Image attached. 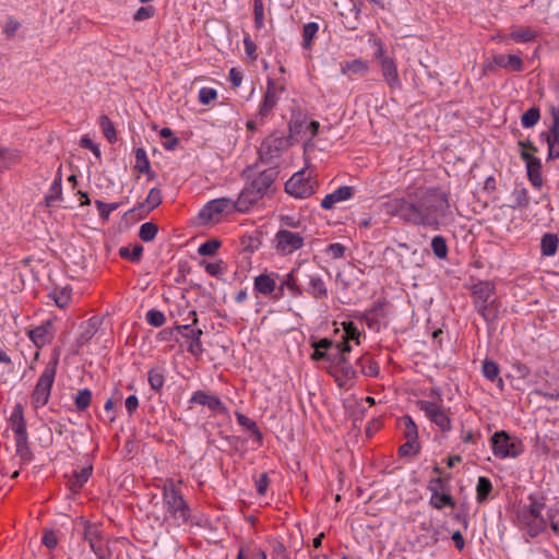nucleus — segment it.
<instances>
[{
	"label": "nucleus",
	"mask_w": 559,
	"mask_h": 559,
	"mask_svg": "<svg viewBox=\"0 0 559 559\" xmlns=\"http://www.w3.org/2000/svg\"><path fill=\"white\" fill-rule=\"evenodd\" d=\"M354 192H355L354 187H350V186L340 187L332 193H329L324 197V199L321 201V207L324 210H332L336 203L352 199L354 195Z\"/></svg>",
	"instance_id": "24"
},
{
	"label": "nucleus",
	"mask_w": 559,
	"mask_h": 559,
	"mask_svg": "<svg viewBox=\"0 0 559 559\" xmlns=\"http://www.w3.org/2000/svg\"><path fill=\"white\" fill-rule=\"evenodd\" d=\"M420 452V443L418 440H406L397 450L399 456H416Z\"/></svg>",
	"instance_id": "53"
},
{
	"label": "nucleus",
	"mask_w": 559,
	"mask_h": 559,
	"mask_svg": "<svg viewBox=\"0 0 559 559\" xmlns=\"http://www.w3.org/2000/svg\"><path fill=\"white\" fill-rule=\"evenodd\" d=\"M473 306L488 324H493L499 318L501 300L497 296L496 285L490 281H478L471 287Z\"/></svg>",
	"instance_id": "2"
},
{
	"label": "nucleus",
	"mask_w": 559,
	"mask_h": 559,
	"mask_svg": "<svg viewBox=\"0 0 559 559\" xmlns=\"http://www.w3.org/2000/svg\"><path fill=\"white\" fill-rule=\"evenodd\" d=\"M481 372H483V376L489 380V381H496V379L498 378L499 376V372H500V368H499V365L491 360V359H488L486 358L484 361H483V366H481Z\"/></svg>",
	"instance_id": "52"
},
{
	"label": "nucleus",
	"mask_w": 559,
	"mask_h": 559,
	"mask_svg": "<svg viewBox=\"0 0 559 559\" xmlns=\"http://www.w3.org/2000/svg\"><path fill=\"white\" fill-rule=\"evenodd\" d=\"M528 504L522 510V519H545L542 511L545 508L546 498L539 493H531L528 496Z\"/></svg>",
	"instance_id": "23"
},
{
	"label": "nucleus",
	"mask_w": 559,
	"mask_h": 559,
	"mask_svg": "<svg viewBox=\"0 0 559 559\" xmlns=\"http://www.w3.org/2000/svg\"><path fill=\"white\" fill-rule=\"evenodd\" d=\"M146 321L152 326L159 328L165 324L166 317L162 311L157 309H151L146 312Z\"/></svg>",
	"instance_id": "60"
},
{
	"label": "nucleus",
	"mask_w": 559,
	"mask_h": 559,
	"mask_svg": "<svg viewBox=\"0 0 559 559\" xmlns=\"http://www.w3.org/2000/svg\"><path fill=\"white\" fill-rule=\"evenodd\" d=\"M513 201L514 203L511 205L513 210L520 209L524 210L527 209L530 205V195L528 191L525 188L516 189L513 191Z\"/></svg>",
	"instance_id": "50"
},
{
	"label": "nucleus",
	"mask_w": 559,
	"mask_h": 559,
	"mask_svg": "<svg viewBox=\"0 0 559 559\" xmlns=\"http://www.w3.org/2000/svg\"><path fill=\"white\" fill-rule=\"evenodd\" d=\"M167 370L164 365L153 366L147 372V382L150 388L156 393H160L166 379Z\"/></svg>",
	"instance_id": "30"
},
{
	"label": "nucleus",
	"mask_w": 559,
	"mask_h": 559,
	"mask_svg": "<svg viewBox=\"0 0 559 559\" xmlns=\"http://www.w3.org/2000/svg\"><path fill=\"white\" fill-rule=\"evenodd\" d=\"M377 57L380 59L381 72L385 82L390 87H401V81L399 78L397 67L394 60L383 55L382 48L377 52Z\"/></svg>",
	"instance_id": "19"
},
{
	"label": "nucleus",
	"mask_w": 559,
	"mask_h": 559,
	"mask_svg": "<svg viewBox=\"0 0 559 559\" xmlns=\"http://www.w3.org/2000/svg\"><path fill=\"white\" fill-rule=\"evenodd\" d=\"M538 33L531 27H520L510 33V38L516 43H530L537 38Z\"/></svg>",
	"instance_id": "41"
},
{
	"label": "nucleus",
	"mask_w": 559,
	"mask_h": 559,
	"mask_svg": "<svg viewBox=\"0 0 559 559\" xmlns=\"http://www.w3.org/2000/svg\"><path fill=\"white\" fill-rule=\"evenodd\" d=\"M163 202V195L159 188H152L148 191V194L146 199L139 203L136 206H134L130 212H140L144 214H148L153 210H155L157 206H159Z\"/></svg>",
	"instance_id": "27"
},
{
	"label": "nucleus",
	"mask_w": 559,
	"mask_h": 559,
	"mask_svg": "<svg viewBox=\"0 0 559 559\" xmlns=\"http://www.w3.org/2000/svg\"><path fill=\"white\" fill-rule=\"evenodd\" d=\"M416 405L442 432H449L452 429V420L449 415V409L447 411L438 403L427 400H418Z\"/></svg>",
	"instance_id": "8"
},
{
	"label": "nucleus",
	"mask_w": 559,
	"mask_h": 559,
	"mask_svg": "<svg viewBox=\"0 0 559 559\" xmlns=\"http://www.w3.org/2000/svg\"><path fill=\"white\" fill-rule=\"evenodd\" d=\"M492 491V484L489 478L481 476L476 485V500L478 503L485 502Z\"/></svg>",
	"instance_id": "42"
},
{
	"label": "nucleus",
	"mask_w": 559,
	"mask_h": 559,
	"mask_svg": "<svg viewBox=\"0 0 559 559\" xmlns=\"http://www.w3.org/2000/svg\"><path fill=\"white\" fill-rule=\"evenodd\" d=\"M359 372L366 377L376 378L380 373L379 364L369 355L365 354L356 360Z\"/></svg>",
	"instance_id": "32"
},
{
	"label": "nucleus",
	"mask_w": 559,
	"mask_h": 559,
	"mask_svg": "<svg viewBox=\"0 0 559 559\" xmlns=\"http://www.w3.org/2000/svg\"><path fill=\"white\" fill-rule=\"evenodd\" d=\"M496 67L512 72H521L524 68V63L522 58L518 55L498 53L493 56L492 63L485 66V70L493 71Z\"/></svg>",
	"instance_id": "17"
},
{
	"label": "nucleus",
	"mask_w": 559,
	"mask_h": 559,
	"mask_svg": "<svg viewBox=\"0 0 559 559\" xmlns=\"http://www.w3.org/2000/svg\"><path fill=\"white\" fill-rule=\"evenodd\" d=\"M143 254V247L140 243H135L132 249L129 247H121L119 249V255L122 259H128L129 261L136 263L141 260Z\"/></svg>",
	"instance_id": "48"
},
{
	"label": "nucleus",
	"mask_w": 559,
	"mask_h": 559,
	"mask_svg": "<svg viewBox=\"0 0 559 559\" xmlns=\"http://www.w3.org/2000/svg\"><path fill=\"white\" fill-rule=\"evenodd\" d=\"M189 402L191 404L206 406L216 414H225L227 412L226 406L218 396L212 395L203 390L195 391Z\"/></svg>",
	"instance_id": "18"
},
{
	"label": "nucleus",
	"mask_w": 559,
	"mask_h": 559,
	"mask_svg": "<svg viewBox=\"0 0 559 559\" xmlns=\"http://www.w3.org/2000/svg\"><path fill=\"white\" fill-rule=\"evenodd\" d=\"M254 26L261 29L264 26V5L262 0L253 1Z\"/></svg>",
	"instance_id": "59"
},
{
	"label": "nucleus",
	"mask_w": 559,
	"mask_h": 559,
	"mask_svg": "<svg viewBox=\"0 0 559 559\" xmlns=\"http://www.w3.org/2000/svg\"><path fill=\"white\" fill-rule=\"evenodd\" d=\"M93 473V466L88 465L81 471H74L73 475L68 480V487L72 493H78L82 490L83 486L90 479Z\"/></svg>",
	"instance_id": "29"
},
{
	"label": "nucleus",
	"mask_w": 559,
	"mask_h": 559,
	"mask_svg": "<svg viewBox=\"0 0 559 559\" xmlns=\"http://www.w3.org/2000/svg\"><path fill=\"white\" fill-rule=\"evenodd\" d=\"M368 70L367 63L361 59H354L341 64V72L344 75L361 74Z\"/></svg>",
	"instance_id": "39"
},
{
	"label": "nucleus",
	"mask_w": 559,
	"mask_h": 559,
	"mask_svg": "<svg viewBox=\"0 0 559 559\" xmlns=\"http://www.w3.org/2000/svg\"><path fill=\"white\" fill-rule=\"evenodd\" d=\"M99 127L102 128L104 136L109 143H115L117 141V132L115 126L108 116L102 115L99 117Z\"/></svg>",
	"instance_id": "46"
},
{
	"label": "nucleus",
	"mask_w": 559,
	"mask_h": 559,
	"mask_svg": "<svg viewBox=\"0 0 559 559\" xmlns=\"http://www.w3.org/2000/svg\"><path fill=\"white\" fill-rule=\"evenodd\" d=\"M158 233L157 224L153 222H146L141 225L139 230V237L144 242H150L155 239Z\"/></svg>",
	"instance_id": "51"
},
{
	"label": "nucleus",
	"mask_w": 559,
	"mask_h": 559,
	"mask_svg": "<svg viewBox=\"0 0 559 559\" xmlns=\"http://www.w3.org/2000/svg\"><path fill=\"white\" fill-rule=\"evenodd\" d=\"M540 118V111L537 107H531L521 117V123L524 128L534 127Z\"/></svg>",
	"instance_id": "54"
},
{
	"label": "nucleus",
	"mask_w": 559,
	"mask_h": 559,
	"mask_svg": "<svg viewBox=\"0 0 559 559\" xmlns=\"http://www.w3.org/2000/svg\"><path fill=\"white\" fill-rule=\"evenodd\" d=\"M306 292L317 299H325L329 296L324 281L318 273H309Z\"/></svg>",
	"instance_id": "28"
},
{
	"label": "nucleus",
	"mask_w": 559,
	"mask_h": 559,
	"mask_svg": "<svg viewBox=\"0 0 559 559\" xmlns=\"http://www.w3.org/2000/svg\"><path fill=\"white\" fill-rule=\"evenodd\" d=\"M284 91V86H277L273 79H267L266 88L262 100L259 105L257 117L263 121L267 118L280 100V94Z\"/></svg>",
	"instance_id": "13"
},
{
	"label": "nucleus",
	"mask_w": 559,
	"mask_h": 559,
	"mask_svg": "<svg viewBox=\"0 0 559 559\" xmlns=\"http://www.w3.org/2000/svg\"><path fill=\"white\" fill-rule=\"evenodd\" d=\"M235 415H236L237 423L241 427H243L245 429L250 431L252 433V436L255 438L257 442L259 444H261L263 441V433L259 429L257 423L241 413L237 412Z\"/></svg>",
	"instance_id": "37"
},
{
	"label": "nucleus",
	"mask_w": 559,
	"mask_h": 559,
	"mask_svg": "<svg viewBox=\"0 0 559 559\" xmlns=\"http://www.w3.org/2000/svg\"><path fill=\"white\" fill-rule=\"evenodd\" d=\"M305 123H306L305 116L298 115V116H293L290 118L289 123H288V130H289L288 136H290V140L304 131Z\"/></svg>",
	"instance_id": "56"
},
{
	"label": "nucleus",
	"mask_w": 559,
	"mask_h": 559,
	"mask_svg": "<svg viewBox=\"0 0 559 559\" xmlns=\"http://www.w3.org/2000/svg\"><path fill=\"white\" fill-rule=\"evenodd\" d=\"M84 538L88 542L91 549L98 559H106L108 551L104 547L99 532L91 525H87L84 531Z\"/></svg>",
	"instance_id": "25"
},
{
	"label": "nucleus",
	"mask_w": 559,
	"mask_h": 559,
	"mask_svg": "<svg viewBox=\"0 0 559 559\" xmlns=\"http://www.w3.org/2000/svg\"><path fill=\"white\" fill-rule=\"evenodd\" d=\"M299 270L298 267H294L288 274H286L285 278L282 281L281 285L287 288L293 297H300L302 295V289L300 285L297 283L295 277V273Z\"/></svg>",
	"instance_id": "40"
},
{
	"label": "nucleus",
	"mask_w": 559,
	"mask_h": 559,
	"mask_svg": "<svg viewBox=\"0 0 559 559\" xmlns=\"http://www.w3.org/2000/svg\"><path fill=\"white\" fill-rule=\"evenodd\" d=\"M346 247L342 243L335 242L326 247L325 253L332 259H341L344 257Z\"/></svg>",
	"instance_id": "64"
},
{
	"label": "nucleus",
	"mask_w": 559,
	"mask_h": 559,
	"mask_svg": "<svg viewBox=\"0 0 559 559\" xmlns=\"http://www.w3.org/2000/svg\"><path fill=\"white\" fill-rule=\"evenodd\" d=\"M235 201L230 198H217L209 201L200 211L199 217L204 223L218 222L221 215L236 213Z\"/></svg>",
	"instance_id": "9"
},
{
	"label": "nucleus",
	"mask_w": 559,
	"mask_h": 559,
	"mask_svg": "<svg viewBox=\"0 0 559 559\" xmlns=\"http://www.w3.org/2000/svg\"><path fill=\"white\" fill-rule=\"evenodd\" d=\"M342 325H343V330H344V335L342 338H345L347 341H355L356 344L358 345L360 343L359 338H360L361 333L358 330V328L355 325V323L352 321H348V322H343Z\"/></svg>",
	"instance_id": "57"
},
{
	"label": "nucleus",
	"mask_w": 559,
	"mask_h": 559,
	"mask_svg": "<svg viewBox=\"0 0 559 559\" xmlns=\"http://www.w3.org/2000/svg\"><path fill=\"white\" fill-rule=\"evenodd\" d=\"M429 503L437 510H441L444 507H455V500L450 493L445 491L437 492V490H433Z\"/></svg>",
	"instance_id": "38"
},
{
	"label": "nucleus",
	"mask_w": 559,
	"mask_h": 559,
	"mask_svg": "<svg viewBox=\"0 0 559 559\" xmlns=\"http://www.w3.org/2000/svg\"><path fill=\"white\" fill-rule=\"evenodd\" d=\"M490 440L492 453L499 459L518 457L524 451L522 441L504 430L495 432Z\"/></svg>",
	"instance_id": "6"
},
{
	"label": "nucleus",
	"mask_w": 559,
	"mask_h": 559,
	"mask_svg": "<svg viewBox=\"0 0 559 559\" xmlns=\"http://www.w3.org/2000/svg\"><path fill=\"white\" fill-rule=\"evenodd\" d=\"M292 145L290 136L285 135L283 132L274 131L261 143L259 156L263 163H271Z\"/></svg>",
	"instance_id": "7"
},
{
	"label": "nucleus",
	"mask_w": 559,
	"mask_h": 559,
	"mask_svg": "<svg viewBox=\"0 0 559 559\" xmlns=\"http://www.w3.org/2000/svg\"><path fill=\"white\" fill-rule=\"evenodd\" d=\"M151 166L150 159L146 155V152L143 147H138L135 150V166L134 168L141 171H148V167Z\"/></svg>",
	"instance_id": "58"
},
{
	"label": "nucleus",
	"mask_w": 559,
	"mask_h": 559,
	"mask_svg": "<svg viewBox=\"0 0 559 559\" xmlns=\"http://www.w3.org/2000/svg\"><path fill=\"white\" fill-rule=\"evenodd\" d=\"M319 32V24L316 22H309L302 27V47L310 49L312 47V40Z\"/></svg>",
	"instance_id": "44"
},
{
	"label": "nucleus",
	"mask_w": 559,
	"mask_h": 559,
	"mask_svg": "<svg viewBox=\"0 0 559 559\" xmlns=\"http://www.w3.org/2000/svg\"><path fill=\"white\" fill-rule=\"evenodd\" d=\"M520 156L525 162L526 174L531 185L536 189L542 188V160L530 152H520Z\"/></svg>",
	"instance_id": "16"
},
{
	"label": "nucleus",
	"mask_w": 559,
	"mask_h": 559,
	"mask_svg": "<svg viewBox=\"0 0 559 559\" xmlns=\"http://www.w3.org/2000/svg\"><path fill=\"white\" fill-rule=\"evenodd\" d=\"M550 114L552 118L551 126L547 133H542L546 136L548 144L547 160H555L559 158V108L551 106Z\"/></svg>",
	"instance_id": "15"
},
{
	"label": "nucleus",
	"mask_w": 559,
	"mask_h": 559,
	"mask_svg": "<svg viewBox=\"0 0 559 559\" xmlns=\"http://www.w3.org/2000/svg\"><path fill=\"white\" fill-rule=\"evenodd\" d=\"M95 205L98 210L100 218L105 221L109 218L111 212L116 211L119 207L118 203H105L100 200H96Z\"/></svg>",
	"instance_id": "61"
},
{
	"label": "nucleus",
	"mask_w": 559,
	"mask_h": 559,
	"mask_svg": "<svg viewBox=\"0 0 559 559\" xmlns=\"http://www.w3.org/2000/svg\"><path fill=\"white\" fill-rule=\"evenodd\" d=\"M277 175L278 170L276 167H270L261 171L249 185L264 197L277 178Z\"/></svg>",
	"instance_id": "21"
},
{
	"label": "nucleus",
	"mask_w": 559,
	"mask_h": 559,
	"mask_svg": "<svg viewBox=\"0 0 559 559\" xmlns=\"http://www.w3.org/2000/svg\"><path fill=\"white\" fill-rule=\"evenodd\" d=\"M274 249L283 255H289L305 245L304 237L288 228H280L273 239Z\"/></svg>",
	"instance_id": "11"
},
{
	"label": "nucleus",
	"mask_w": 559,
	"mask_h": 559,
	"mask_svg": "<svg viewBox=\"0 0 559 559\" xmlns=\"http://www.w3.org/2000/svg\"><path fill=\"white\" fill-rule=\"evenodd\" d=\"M222 242L218 239H209L198 248V253L203 257L214 255L221 248Z\"/></svg>",
	"instance_id": "55"
},
{
	"label": "nucleus",
	"mask_w": 559,
	"mask_h": 559,
	"mask_svg": "<svg viewBox=\"0 0 559 559\" xmlns=\"http://www.w3.org/2000/svg\"><path fill=\"white\" fill-rule=\"evenodd\" d=\"M330 374L340 388H349L357 379V370L353 366H332Z\"/></svg>",
	"instance_id": "22"
},
{
	"label": "nucleus",
	"mask_w": 559,
	"mask_h": 559,
	"mask_svg": "<svg viewBox=\"0 0 559 559\" xmlns=\"http://www.w3.org/2000/svg\"><path fill=\"white\" fill-rule=\"evenodd\" d=\"M162 491L166 516L177 521V525L187 524L191 519V509L175 480L166 478Z\"/></svg>",
	"instance_id": "3"
},
{
	"label": "nucleus",
	"mask_w": 559,
	"mask_h": 559,
	"mask_svg": "<svg viewBox=\"0 0 559 559\" xmlns=\"http://www.w3.org/2000/svg\"><path fill=\"white\" fill-rule=\"evenodd\" d=\"M53 321L55 319H48L44 321L41 324L27 331V336L38 349L43 348L44 346L50 344L53 341L56 335Z\"/></svg>",
	"instance_id": "14"
},
{
	"label": "nucleus",
	"mask_w": 559,
	"mask_h": 559,
	"mask_svg": "<svg viewBox=\"0 0 559 559\" xmlns=\"http://www.w3.org/2000/svg\"><path fill=\"white\" fill-rule=\"evenodd\" d=\"M189 318H191V320H192L191 324L176 325L175 329L177 330L178 333H180L182 335V337H185L186 340L189 341L187 350L191 355L199 357L204 352V348H203L202 342H201V336L203 334V331L199 328L193 326L198 323L197 311L191 310L189 312Z\"/></svg>",
	"instance_id": "10"
},
{
	"label": "nucleus",
	"mask_w": 559,
	"mask_h": 559,
	"mask_svg": "<svg viewBox=\"0 0 559 559\" xmlns=\"http://www.w3.org/2000/svg\"><path fill=\"white\" fill-rule=\"evenodd\" d=\"M72 288L67 285L63 287H55L49 292L48 297L51 298L55 305L61 309L69 306L71 301Z\"/></svg>",
	"instance_id": "34"
},
{
	"label": "nucleus",
	"mask_w": 559,
	"mask_h": 559,
	"mask_svg": "<svg viewBox=\"0 0 559 559\" xmlns=\"http://www.w3.org/2000/svg\"><path fill=\"white\" fill-rule=\"evenodd\" d=\"M384 207L389 215L407 224L439 229L441 218L450 214V199L440 187L420 186L409 190L406 198L386 202Z\"/></svg>",
	"instance_id": "1"
},
{
	"label": "nucleus",
	"mask_w": 559,
	"mask_h": 559,
	"mask_svg": "<svg viewBox=\"0 0 559 559\" xmlns=\"http://www.w3.org/2000/svg\"><path fill=\"white\" fill-rule=\"evenodd\" d=\"M401 421L404 425V438L411 441L418 440V428L413 418L409 415H405L401 418Z\"/></svg>",
	"instance_id": "47"
},
{
	"label": "nucleus",
	"mask_w": 559,
	"mask_h": 559,
	"mask_svg": "<svg viewBox=\"0 0 559 559\" xmlns=\"http://www.w3.org/2000/svg\"><path fill=\"white\" fill-rule=\"evenodd\" d=\"M11 428L14 432L16 454L23 463H29L33 460V453L28 445V435L26 421L24 418L23 406L16 404L11 414Z\"/></svg>",
	"instance_id": "5"
},
{
	"label": "nucleus",
	"mask_w": 559,
	"mask_h": 559,
	"mask_svg": "<svg viewBox=\"0 0 559 559\" xmlns=\"http://www.w3.org/2000/svg\"><path fill=\"white\" fill-rule=\"evenodd\" d=\"M527 527V534L534 538L543 533L547 527L546 519H522Z\"/></svg>",
	"instance_id": "45"
},
{
	"label": "nucleus",
	"mask_w": 559,
	"mask_h": 559,
	"mask_svg": "<svg viewBox=\"0 0 559 559\" xmlns=\"http://www.w3.org/2000/svg\"><path fill=\"white\" fill-rule=\"evenodd\" d=\"M99 325V319L97 317H92L87 321L81 324V332L76 337L78 346H84L87 342L92 340V337L96 334Z\"/></svg>",
	"instance_id": "31"
},
{
	"label": "nucleus",
	"mask_w": 559,
	"mask_h": 559,
	"mask_svg": "<svg viewBox=\"0 0 559 559\" xmlns=\"http://www.w3.org/2000/svg\"><path fill=\"white\" fill-rule=\"evenodd\" d=\"M277 273L265 274L262 273L254 277L253 286L254 289L264 296L273 294L276 289Z\"/></svg>",
	"instance_id": "26"
},
{
	"label": "nucleus",
	"mask_w": 559,
	"mask_h": 559,
	"mask_svg": "<svg viewBox=\"0 0 559 559\" xmlns=\"http://www.w3.org/2000/svg\"><path fill=\"white\" fill-rule=\"evenodd\" d=\"M261 195L251 185L246 186L238 194L235 201L237 213H247L249 210L261 200Z\"/></svg>",
	"instance_id": "20"
},
{
	"label": "nucleus",
	"mask_w": 559,
	"mask_h": 559,
	"mask_svg": "<svg viewBox=\"0 0 559 559\" xmlns=\"http://www.w3.org/2000/svg\"><path fill=\"white\" fill-rule=\"evenodd\" d=\"M451 475H448L447 477L437 476L436 478H432L429 483V490L431 493L433 490H437V492H442L445 490L447 483L450 480Z\"/></svg>",
	"instance_id": "63"
},
{
	"label": "nucleus",
	"mask_w": 559,
	"mask_h": 559,
	"mask_svg": "<svg viewBox=\"0 0 559 559\" xmlns=\"http://www.w3.org/2000/svg\"><path fill=\"white\" fill-rule=\"evenodd\" d=\"M217 98V91L212 87H202L199 91V102L202 105H209L211 102Z\"/></svg>",
	"instance_id": "62"
},
{
	"label": "nucleus",
	"mask_w": 559,
	"mask_h": 559,
	"mask_svg": "<svg viewBox=\"0 0 559 559\" xmlns=\"http://www.w3.org/2000/svg\"><path fill=\"white\" fill-rule=\"evenodd\" d=\"M559 246V237L556 234L546 233L540 239V252L544 257L556 254Z\"/></svg>",
	"instance_id": "36"
},
{
	"label": "nucleus",
	"mask_w": 559,
	"mask_h": 559,
	"mask_svg": "<svg viewBox=\"0 0 559 559\" xmlns=\"http://www.w3.org/2000/svg\"><path fill=\"white\" fill-rule=\"evenodd\" d=\"M2 170H9L22 160V153L16 148L1 146Z\"/></svg>",
	"instance_id": "35"
},
{
	"label": "nucleus",
	"mask_w": 559,
	"mask_h": 559,
	"mask_svg": "<svg viewBox=\"0 0 559 559\" xmlns=\"http://www.w3.org/2000/svg\"><path fill=\"white\" fill-rule=\"evenodd\" d=\"M92 402V391L87 388L81 389L74 396V406L76 412H84L88 408Z\"/></svg>",
	"instance_id": "43"
},
{
	"label": "nucleus",
	"mask_w": 559,
	"mask_h": 559,
	"mask_svg": "<svg viewBox=\"0 0 559 559\" xmlns=\"http://www.w3.org/2000/svg\"><path fill=\"white\" fill-rule=\"evenodd\" d=\"M431 249H432L433 254L438 259H445L448 257L449 249H448L447 240L441 235L435 236L432 238Z\"/></svg>",
	"instance_id": "49"
},
{
	"label": "nucleus",
	"mask_w": 559,
	"mask_h": 559,
	"mask_svg": "<svg viewBox=\"0 0 559 559\" xmlns=\"http://www.w3.org/2000/svg\"><path fill=\"white\" fill-rule=\"evenodd\" d=\"M316 188L317 181L306 177L305 170L295 173L285 183V191L297 199L309 198Z\"/></svg>",
	"instance_id": "12"
},
{
	"label": "nucleus",
	"mask_w": 559,
	"mask_h": 559,
	"mask_svg": "<svg viewBox=\"0 0 559 559\" xmlns=\"http://www.w3.org/2000/svg\"><path fill=\"white\" fill-rule=\"evenodd\" d=\"M58 362V355L49 360L41 374L39 376L33 392L31 393L32 405L36 409L44 407L49 402L51 389L57 373Z\"/></svg>",
	"instance_id": "4"
},
{
	"label": "nucleus",
	"mask_w": 559,
	"mask_h": 559,
	"mask_svg": "<svg viewBox=\"0 0 559 559\" xmlns=\"http://www.w3.org/2000/svg\"><path fill=\"white\" fill-rule=\"evenodd\" d=\"M62 200V174L61 167L58 169L57 175L49 188L48 194L45 197L46 206L50 207Z\"/></svg>",
	"instance_id": "33"
}]
</instances>
